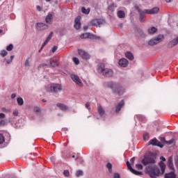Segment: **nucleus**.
Masks as SVG:
<instances>
[{
	"label": "nucleus",
	"mask_w": 178,
	"mask_h": 178,
	"mask_svg": "<svg viewBox=\"0 0 178 178\" xmlns=\"http://www.w3.org/2000/svg\"><path fill=\"white\" fill-rule=\"evenodd\" d=\"M25 66H30V61L29 60H26L25 62Z\"/></svg>",
	"instance_id": "nucleus-52"
},
{
	"label": "nucleus",
	"mask_w": 178,
	"mask_h": 178,
	"mask_svg": "<svg viewBox=\"0 0 178 178\" xmlns=\"http://www.w3.org/2000/svg\"><path fill=\"white\" fill-rule=\"evenodd\" d=\"M178 44V36L172 40H170L168 44V48H173V47H176Z\"/></svg>",
	"instance_id": "nucleus-17"
},
{
	"label": "nucleus",
	"mask_w": 178,
	"mask_h": 178,
	"mask_svg": "<svg viewBox=\"0 0 178 178\" xmlns=\"http://www.w3.org/2000/svg\"><path fill=\"white\" fill-rule=\"evenodd\" d=\"M61 90L62 86L58 83H51L46 87V91H47V92H55V94H58V92H60Z\"/></svg>",
	"instance_id": "nucleus-4"
},
{
	"label": "nucleus",
	"mask_w": 178,
	"mask_h": 178,
	"mask_svg": "<svg viewBox=\"0 0 178 178\" xmlns=\"http://www.w3.org/2000/svg\"><path fill=\"white\" fill-rule=\"evenodd\" d=\"M163 140L167 145H172V144H173V143H175V140H173V139H171V140L167 141L166 140H165V138H163Z\"/></svg>",
	"instance_id": "nucleus-29"
},
{
	"label": "nucleus",
	"mask_w": 178,
	"mask_h": 178,
	"mask_svg": "<svg viewBox=\"0 0 178 178\" xmlns=\"http://www.w3.org/2000/svg\"><path fill=\"white\" fill-rule=\"evenodd\" d=\"M159 166L161 170L156 165L147 168V172L148 175H149L150 177L156 178V176H159V175H163V173H165V169L166 168L165 163H163V162H160Z\"/></svg>",
	"instance_id": "nucleus-1"
},
{
	"label": "nucleus",
	"mask_w": 178,
	"mask_h": 178,
	"mask_svg": "<svg viewBox=\"0 0 178 178\" xmlns=\"http://www.w3.org/2000/svg\"><path fill=\"white\" fill-rule=\"evenodd\" d=\"M5 125V120H1L0 118V126H4Z\"/></svg>",
	"instance_id": "nucleus-46"
},
{
	"label": "nucleus",
	"mask_w": 178,
	"mask_h": 178,
	"mask_svg": "<svg viewBox=\"0 0 178 178\" xmlns=\"http://www.w3.org/2000/svg\"><path fill=\"white\" fill-rule=\"evenodd\" d=\"M73 62L75 63V65H79L80 63L79 58H77L76 57L73 58Z\"/></svg>",
	"instance_id": "nucleus-38"
},
{
	"label": "nucleus",
	"mask_w": 178,
	"mask_h": 178,
	"mask_svg": "<svg viewBox=\"0 0 178 178\" xmlns=\"http://www.w3.org/2000/svg\"><path fill=\"white\" fill-rule=\"evenodd\" d=\"M136 169H140V170H143V165H141V164H136Z\"/></svg>",
	"instance_id": "nucleus-41"
},
{
	"label": "nucleus",
	"mask_w": 178,
	"mask_h": 178,
	"mask_svg": "<svg viewBox=\"0 0 178 178\" xmlns=\"http://www.w3.org/2000/svg\"><path fill=\"white\" fill-rule=\"evenodd\" d=\"M117 15H118L119 19H124V17L126 16V14L124 13V11H123V10L118 11Z\"/></svg>",
	"instance_id": "nucleus-24"
},
{
	"label": "nucleus",
	"mask_w": 178,
	"mask_h": 178,
	"mask_svg": "<svg viewBox=\"0 0 178 178\" xmlns=\"http://www.w3.org/2000/svg\"><path fill=\"white\" fill-rule=\"evenodd\" d=\"M106 168H108L109 173H112V172H113V170H112V163H108L106 164Z\"/></svg>",
	"instance_id": "nucleus-33"
},
{
	"label": "nucleus",
	"mask_w": 178,
	"mask_h": 178,
	"mask_svg": "<svg viewBox=\"0 0 178 178\" xmlns=\"http://www.w3.org/2000/svg\"><path fill=\"white\" fill-rule=\"evenodd\" d=\"M148 33L149 34H155V33H156V31H158V29L154 26H152V28H149L148 30Z\"/></svg>",
	"instance_id": "nucleus-26"
},
{
	"label": "nucleus",
	"mask_w": 178,
	"mask_h": 178,
	"mask_svg": "<svg viewBox=\"0 0 178 178\" xmlns=\"http://www.w3.org/2000/svg\"><path fill=\"white\" fill-rule=\"evenodd\" d=\"M35 28L38 31H42L48 29V25L44 23L38 22L35 24Z\"/></svg>",
	"instance_id": "nucleus-10"
},
{
	"label": "nucleus",
	"mask_w": 178,
	"mask_h": 178,
	"mask_svg": "<svg viewBox=\"0 0 178 178\" xmlns=\"http://www.w3.org/2000/svg\"><path fill=\"white\" fill-rule=\"evenodd\" d=\"M113 178H120L119 173H114Z\"/></svg>",
	"instance_id": "nucleus-45"
},
{
	"label": "nucleus",
	"mask_w": 178,
	"mask_h": 178,
	"mask_svg": "<svg viewBox=\"0 0 178 178\" xmlns=\"http://www.w3.org/2000/svg\"><path fill=\"white\" fill-rule=\"evenodd\" d=\"M147 15H156L158 12H159V8L158 7H154L152 9H145V10Z\"/></svg>",
	"instance_id": "nucleus-16"
},
{
	"label": "nucleus",
	"mask_w": 178,
	"mask_h": 178,
	"mask_svg": "<svg viewBox=\"0 0 178 178\" xmlns=\"http://www.w3.org/2000/svg\"><path fill=\"white\" fill-rule=\"evenodd\" d=\"M79 54L82 58V59H85L86 60L90 59V56L88 54V53L86 52L83 49H79Z\"/></svg>",
	"instance_id": "nucleus-13"
},
{
	"label": "nucleus",
	"mask_w": 178,
	"mask_h": 178,
	"mask_svg": "<svg viewBox=\"0 0 178 178\" xmlns=\"http://www.w3.org/2000/svg\"><path fill=\"white\" fill-rule=\"evenodd\" d=\"M52 37H54V32H51L49 33V35H48V37L46 38V40L43 42V44H42V47L41 49H42V48L44 47H45L48 42H49V40L52 38Z\"/></svg>",
	"instance_id": "nucleus-20"
},
{
	"label": "nucleus",
	"mask_w": 178,
	"mask_h": 178,
	"mask_svg": "<svg viewBox=\"0 0 178 178\" xmlns=\"http://www.w3.org/2000/svg\"><path fill=\"white\" fill-rule=\"evenodd\" d=\"M142 163L145 166H147V165H151L155 163V156H146L144 157V159L142 160Z\"/></svg>",
	"instance_id": "nucleus-5"
},
{
	"label": "nucleus",
	"mask_w": 178,
	"mask_h": 178,
	"mask_svg": "<svg viewBox=\"0 0 178 178\" xmlns=\"http://www.w3.org/2000/svg\"><path fill=\"white\" fill-rule=\"evenodd\" d=\"M46 23L47 24H52V22H54V19L52 18V14L49 13L46 16Z\"/></svg>",
	"instance_id": "nucleus-22"
},
{
	"label": "nucleus",
	"mask_w": 178,
	"mask_h": 178,
	"mask_svg": "<svg viewBox=\"0 0 178 178\" xmlns=\"http://www.w3.org/2000/svg\"><path fill=\"white\" fill-rule=\"evenodd\" d=\"M124 106V101L122 100L115 107V113H119L122 108Z\"/></svg>",
	"instance_id": "nucleus-19"
},
{
	"label": "nucleus",
	"mask_w": 178,
	"mask_h": 178,
	"mask_svg": "<svg viewBox=\"0 0 178 178\" xmlns=\"http://www.w3.org/2000/svg\"><path fill=\"white\" fill-rule=\"evenodd\" d=\"M127 166L129 170H130V172H131V173H133L134 175H136V176H141V175H143L142 172L137 171L133 169V168H131V165L130 164V162L127 161Z\"/></svg>",
	"instance_id": "nucleus-9"
},
{
	"label": "nucleus",
	"mask_w": 178,
	"mask_h": 178,
	"mask_svg": "<svg viewBox=\"0 0 178 178\" xmlns=\"http://www.w3.org/2000/svg\"><path fill=\"white\" fill-rule=\"evenodd\" d=\"M57 106L58 108H59L61 111H63L64 112H67V111H69V109H70V107L61 104V103H58L57 104Z\"/></svg>",
	"instance_id": "nucleus-21"
},
{
	"label": "nucleus",
	"mask_w": 178,
	"mask_h": 178,
	"mask_svg": "<svg viewBox=\"0 0 178 178\" xmlns=\"http://www.w3.org/2000/svg\"><path fill=\"white\" fill-rule=\"evenodd\" d=\"M40 111V108H38V107L34 108V112H36V113H38Z\"/></svg>",
	"instance_id": "nucleus-44"
},
{
	"label": "nucleus",
	"mask_w": 178,
	"mask_h": 178,
	"mask_svg": "<svg viewBox=\"0 0 178 178\" xmlns=\"http://www.w3.org/2000/svg\"><path fill=\"white\" fill-rule=\"evenodd\" d=\"M36 9H37V10H38L39 12H41V10H42V8L40 6H36Z\"/></svg>",
	"instance_id": "nucleus-49"
},
{
	"label": "nucleus",
	"mask_w": 178,
	"mask_h": 178,
	"mask_svg": "<svg viewBox=\"0 0 178 178\" xmlns=\"http://www.w3.org/2000/svg\"><path fill=\"white\" fill-rule=\"evenodd\" d=\"M85 106H86V109H88V111H90L91 109V107L90 106L89 103H86Z\"/></svg>",
	"instance_id": "nucleus-42"
},
{
	"label": "nucleus",
	"mask_w": 178,
	"mask_h": 178,
	"mask_svg": "<svg viewBox=\"0 0 178 178\" xmlns=\"http://www.w3.org/2000/svg\"><path fill=\"white\" fill-rule=\"evenodd\" d=\"M159 144H161V143L159 142L156 138H154L153 139L149 141V145H153V146L160 147V148H163V145H161Z\"/></svg>",
	"instance_id": "nucleus-12"
},
{
	"label": "nucleus",
	"mask_w": 178,
	"mask_h": 178,
	"mask_svg": "<svg viewBox=\"0 0 178 178\" xmlns=\"http://www.w3.org/2000/svg\"><path fill=\"white\" fill-rule=\"evenodd\" d=\"M72 158H76V156L73 155V156H72Z\"/></svg>",
	"instance_id": "nucleus-60"
},
{
	"label": "nucleus",
	"mask_w": 178,
	"mask_h": 178,
	"mask_svg": "<svg viewBox=\"0 0 178 178\" xmlns=\"http://www.w3.org/2000/svg\"><path fill=\"white\" fill-rule=\"evenodd\" d=\"M11 98H16V94L15 93L12 94Z\"/></svg>",
	"instance_id": "nucleus-55"
},
{
	"label": "nucleus",
	"mask_w": 178,
	"mask_h": 178,
	"mask_svg": "<svg viewBox=\"0 0 178 178\" xmlns=\"http://www.w3.org/2000/svg\"><path fill=\"white\" fill-rule=\"evenodd\" d=\"M42 101V102H47V100H45L44 99Z\"/></svg>",
	"instance_id": "nucleus-58"
},
{
	"label": "nucleus",
	"mask_w": 178,
	"mask_h": 178,
	"mask_svg": "<svg viewBox=\"0 0 178 178\" xmlns=\"http://www.w3.org/2000/svg\"><path fill=\"white\" fill-rule=\"evenodd\" d=\"M17 104H18L19 106H23V104H24V102L23 101V98H22V97L17 98Z\"/></svg>",
	"instance_id": "nucleus-28"
},
{
	"label": "nucleus",
	"mask_w": 178,
	"mask_h": 178,
	"mask_svg": "<svg viewBox=\"0 0 178 178\" xmlns=\"http://www.w3.org/2000/svg\"><path fill=\"white\" fill-rule=\"evenodd\" d=\"M143 140L144 141H148L149 140V134L145 133L143 134Z\"/></svg>",
	"instance_id": "nucleus-32"
},
{
	"label": "nucleus",
	"mask_w": 178,
	"mask_h": 178,
	"mask_svg": "<svg viewBox=\"0 0 178 178\" xmlns=\"http://www.w3.org/2000/svg\"><path fill=\"white\" fill-rule=\"evenodd\" d=\"M165 2H168V3L172 2V0H165Z\"/></svg>",
	"instance_id": "nucleus-56"
},
{
	"label": "nucleus",
	"mask_w": 178,
	"mask_h": 178,
	"mask_svg": "<svg viewBox=\"0 0 178 178\" xmlns=\"http://www.w3.org/2000/svg\"><path fill=\"white\" fill-rule=\"evenodd\" d=\"M6 49L8 51H12V49H13V44H10L8 46H7Z\"/></svg>",
	"instance_id": "nucleus-39"
},
{
	"label": "nucleus",
	"mask_w": 178,
	"mask_h": 178,
	"mask_svg": "<svg viewBox=\"0 0 178 178\" xmlns=\"http://www.w3.org/2000/svg\"><path fill=\"white\" fill-rule=\"evenodd\" d=\"M81 12H82V13H84L85 15H88L90 13V8L86 9V8L82 7Z\"/></svg>",
	"instance_id": "nucleus-30"
},
{
	"label": "nucleus",
	"mask_w": 178,
	"mask_h": 178,
	"mask_svg": "<svg viewBox=\"0 0 178 178\" xmlns=\"http://www.w3.org/2000/svg\"><path fill=\"white\" fill-rule=\"evenodd\" d=\"M163 40V35H159L157 37L150 40L148 42L149 45H156V44H159V42H162V40Z\"/></svg>",
	"instance_id": "nucleus-6"
},
{
	"label": "nucleus",
	"mask_w": 178,
	"mask_h": 178,
	"mask_svg": "<svg viewBox=\"0 0 178 178\" xmlns=\"http://www.w3.org/2000/svg\"><path fill=\"white\" fill-rule=\"evenodd\" d=\"M134 161H136V158L133 157L130 159V162L131 163V165H133V163H134Z\"/></svg>",
	"instance_id": "nucleus-50"
},
{
	"label": "nucleus",
	"mask_w": 178,
	"mask_h": 178,
	"mask_svg": "<svg viewBox=\"0 0 178 178\" xmlns=\"http://www.w3.org/2000/svg\"><path fill=\"white\" fill-rule=\"evenodd\" d=\"M125 56L126 58L129 59V60H133L134 59V56H133V54H131V52L130 51H127L125 53Z\"/></svg>",
	"instance_id": "nucleus-25"
},
{
	"label": "nucleus",
	"mask_w": 178,
	"mask_h": 178,
	"mask_svg": "<svg viewBox=\"0 0 178 178\" xmlns=\"http://www.w3.org/2000/svg\"><path fill=\"white\" fill-rule=\"evenodd\" d=\"M160 159H161V161H162L163 162H165V161H166V159H165V157H163V156H161V157H160Z\"/></svg>",
	"instance_id": "nucleus-53"
},
{
	"label": "nucleus",
	"mask_w": 178,
	"mask_h": 178,
	"mask_svg": "<svg viewBox=\"0 0 178 178\" xmlns=\"http://www.w3.org/2000/svg\"><path fill=\"white\" fill-rule=\"evenodd\" d=\"M165 178H176V174H175L173 172H171L168 174H165Z\"/></svg>",
	"instance_id": "nucleus-27"
},
{
	"label": "nucleus",
	"mask_w": 178,
	"mask_h": 178,
	"mask_svg": "<svg viewBox=\"0 0 178 178\" xmlns=\"http://www.w3.org/2000/svg\"><path fill=\"white\" fill-rule=\"evenodd\" d=\"M13 58H14V56H10V60H8V61H7V63H8V64H9V63H12V60H13Z\"/></svg>",
	"instance_id": "nucleus-51"
},
{
	"label": "nucleus",
	"mask_w": 178,
	"mask_h": 178,
	"mask_svg": "<svg viewBox=\"0 0 178 178\" xmlns=\"http://www.w3.org/2000/svg\"><path fill=\"white\" fill-rule=\"evenodd\" d=\"M118 65L121 66V67H127L129 65V60L126 58H121L118 61Z\"/></svg>",
	"instance_id": "nucleus-18"
},
{
	"label": "nucleus",
	"mask_w": 178,
	"mask_h": 178,
	"mask_svg": "<svg viewBox=\"0 0 178 178\" xmlns=\"http://www.w3.org/2000/svg\"><path fill=\"white\" fill-rule=\"evenodd\" d=\"M5 118H6V115H5V114H3V113H0V119L1 120H2V119H5Z\"/></svg>",
	"instance_id": "nucleus-48"
},
{
	"label": "nucleus",
	"mask_w": 178,
	"mask_h": 178,
	"mask_svg": "<svg viewBox=\"0 0 178 178\" xmlns=\"http://www.w3.org/2000/svg\"><path fill=\"white\" fill-rule=\"evenodd\" d=\"M6 55H8V51H6V50H2L1 51V56L3 57L6 56Z\"/></svg>",
	"instance_id": "nucleus-37"
},
{
	"label": "nucleus",
	"mask_w": 178,
	"mask_h": 178,
	"mask_svg": "<svg viewBox=\"0 0 178 178\" xmlns=\"http://www.w3.org/2000/svg\"><path fill=\"white\" fill-rule=\"evenodd\" d=\"M83 175H84V173L83 172L82 170L76 171V177H80V176H83Z\"/></svg>",
	"instance_id": "nucleus-34"
},
{
	"label": "nucleus",
	"mask_w": 178,
	"mask_h": 178,
	"mask_svg": "<svg viewBox=\"0 0 178 178\" xmlns=\"http://www.w3.org/2000/svg\"><path fill=\"white\" fill-rule=\"evenodd\" d=\"M83 30L86 31L87 30H88V25H86L83 26Z\"/></svg>",
	"instance_id": "nucleus-54"
},
{
	"label": "nucleus",
	"mask_w": 178,
	"mask_h": 178,
	"mask_svg": "<svg viewBox=\"0 0 178 178\" xmlns=\"http://www.w3.org/2000/svg\"><path fill=\"white\" fill-rule=\"evenodd\" d=\"M1 33H2V30H0V34H1Z\"/></svg>",
	"instance_id": "nucleus-61"
},
{
	"label": "nucleus",
	"mask_w": 178,
	"mask_h": 178,
	"mask_svg": "<svg viewBox=\"0 0 178 178\" xmlns=\"http://www.w3.org/2000/svg\"><path fill=\"white\" fill-rule=\"evenodd\" d=\"M71 79L75 83L77 84V86H79V87H83V82L81 81V79H80V77L79 76L72 74H71Z\"/></svg>",
	"instance_id": "nucleus-7"
},
{
	"label": "nucleus",
	"mask_w": 178,
	"mask_h": 178,
	"mask_svg": "<svg viewBox=\"0 0 178 178\" xmlns=\"http://www.w3.org/2000/svg\"><path fill=\"white\" fill-rule=\"evenodd\" d=\"M57 49H58V46H54L51 51L52 52H56Z\"/></svg>",
	"instance_id": "nucleus-43"
},
{
	"label": "nucleus",
	"mask_w": 178,
	"mask_h": 178,
	"mask_svg": "<svg viewBox=\"0 0 178 178\" xmlns=\"http://www.w3.org/2000/svg\"><path fill=\"white\" fill-rule=\"evenodd\" d=\"M98 71L104 76V77H112L113 76V71L109 68H105L104 64H99Z\"/></svg>",
	"instance_id": "nucleus-3"
},
{
	"label": "nucleus",
	"mask_w": 178,
	"mask_h": 178,
	"mask_svg": "<svg viewBox=\"0 0 178 178\" xmlns=\"http://www.w3.org/2000/svg\"><path fill=\"white\" fill-rule=\"evenodd\" d=\"M104 23H105V21L102 19H94L90 22V24L95 27H98V26H101V24H104Z\"/></svg>",
	"instance_id": "nucleus-8"
},
{
	"label": "nucleus",
	"mask_w": 178,
	"mask_h": 178,
	"mask_svg": "<svg viewBox=\"0 0 178 178\" xmlns=\"http://www.w3.org/2000/svg\"><path fill=\"white\" fill-rule=\"evenodd\" d=\"M46 2H51V0H45Z\"/></svg>",
	"instance_id": "nucleus-59"
},
{
	"label": "nucleus",
	"mask_w": 178,
	"mask_h": 178,
	"mask_svg": "<svg viewBox=\"0 0 178 178\" xmlns=\"http://www.w3.org/2000/svg\"><path fill=\"white\" fill-rule=\"evenodd\" d=\"M63 175L65 177H69L70 176V172H69V170H65L63 172Z\"/></svg>",
	"instance_id": "nucleus-35"
},
{
	"label": "nucleus",
	"mask_w": 178,
	"mask_h": 178,
	"mask_svg": "<svg viewBox=\"0 0 178 178\" xmlns=\"http://www.w3.org/2000/svg\"><path fill=\"white\" fill-rule=\"evenodd\" d=\"M140 15V22H144V19H145V15H147V12H145V10L143 11H140L139 13Z\"/></svg>",
	"instance_id": "nucleus-23"
},
{
	"label": "nucleus",
	"mask_w": 178,
	"mask_h": 178,
	"mask_svg": "<svg viewBox=\"0 0 178 178\" xmlns=\"http://www.w3.org/2000/svg\"><path fill=\"white\" fill-rule=\"evenodd\" d=\"M168 162H170V163L172 162V159H169Z\"/></svg>",
	"instance_id": "nucleus-57"
},
{
	"label": "nucleus",
	"mask_w": 178,
	"mask_h": 178,
	"mask_svg": "<svg viewBox=\"0 0 178 178\" xmlns=\"http://www.w3.org/2000/svg\"><path fill=\"white\" fill-rule=\"evenodd\" d=\"M88 118H91V116H88Z\"/></svg>",
	"instance_id": "nucleus-62"
},
{
	"label": "nucleus",
	"mask_w": 178,
	"mask_h": 178,
	"mask_svg": "<svg viewBox=\"0 0 178 178\" xmlns=\"http://www.w3.org/2000/svg\"><path fill=\"white\" fill-rule=\"evenodd\" d=\"M135 9H136V10H138V13H140V12H143V10H141L140 8V7H138V6H137V5L135 6Z\"/></svg>",
	"instance_id": "nucleus-40"
},
{
	"label": "nucleus",
	"mask_w": 178,
	"mask_h": 178,
	"mask_svg": "<svg viewBox=\"0 0 178 178\" xmlns=\"http://www.w3.org/2000/svg\"><path fill=\"white\" fill-rule=\"evenodd\" d=\"M107 87L111 88L113 92L117 94V95H123L124 94V88L116 83L109 82L107 84Z\"/></svg>",
	"instance_id": "nucleus-2"
},
{
	"label": "nucleus",
	"mask_w": 178,
	"mask_h": 178,
	"mask_svg": "<svg viewBox=\"0 0 178 178\" xmlns=\"http://www.w3.org/2000/svg\"><path fill=\"white\" fill-rule=\"evenodd\" d=\"M81 20V16H78L75 18L74 27L76 29V30H79V29L81 27V22H80Z\"/></svg>",
	"instance_id": "nucleus-14"
},
{
	"label": "nucleus",
	"mask_w": 178,
	"mask_h": 178,
	"mask_svg": "<svg viewBox=\"0 0 178 178\" xmlns=\"http://www.w3.org/2000/svg\"><path fill=\"white\" fill-rule=\"evenodd\" d=\"M97 113H99L100 118H106V113L105 112V109L101 104H99L97 106Z\"/></svg>",
	"instance_id": "nucleus-15"
},
{
	"label": "nucleus",
	"mask_w": 178,
	"mask_h": 178,
	"mask_svg": "<svg viewBox=\"0 0 178 178\" xmlns=\"http://www.w3.org/2000/svg\"><path fill=\"white\" fill-rule=\"evenodd\" d=\"M48 65L52 67H56L59 64L58 63V60L50 59L48 64H41L40 67L48 66Z\"/></svg>",
	"instance_id": "nucleus-11"
},
{
	"label": "nucleus",
	"mask_w": 178,
	"mask_h": 178,
	"mask_svg": "<svg viewBox=\"0 0 178 178\" xmlns=\"http://www.w3.org/2000/svg\"><path fill=\"white\" fill-rule=\"evenodd\" d=\"M14 116H17L19 115V111L17 110H15L13 111Z\"/></svg>",
	"instance_id": "nucleus-47"
},
{
	"label": "nucleus",
	"mask_w": 178,
	"mask_h": 178,
	"mask_svg": "<svg viewBox=\"0 0 178 178\" xmlns=\"http://www.w3.org/2000/svg\"><path fill=\"white\" fill-rule=\"evenodd\" d=\"M91 35V33H86L81 35V38L84 39V38H90V36Z\"/></svg>",
	"instance_id": "nucleus-31"
},
{
	"label": "nucleus",
	"mask_w": 178,
	"mask_h": 178,
	"mask_svg": "<svg viewBox=\"0 0 178 178\" xmlns=\"http://www.w3.org/2000/svg\"><path fill=\"white\" fill-rule=\"evenodd\" d=\"M3 143H5V137L0 134V144H3Z\"/></svg>",
	"instance_id": "nucleus-36"
}]
</instances>
